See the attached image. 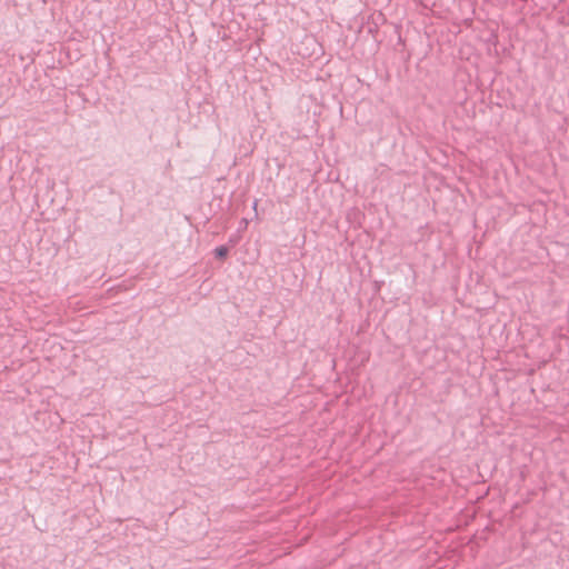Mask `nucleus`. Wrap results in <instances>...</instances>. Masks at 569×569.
<instances>
[{
	"mask_svg": "<svg viewBox=\"0 0 569 569\" xmlns=\"http://www.w3.org/2000/svg\"><path fill=\"white\" fill-rule=\"evenodd\" d=\"M214 253H216V257H218V258H221V259H222V258L227 257V254H228V248H227V247H223V246L218 247V248H216Z\"/></svg>",
	"mask_w": 569,
	"mask_h": 569,
	"instance_id": "obj_1",
	"label": "nucleus"
}]
</instances>
